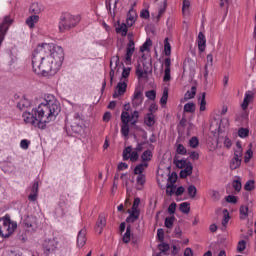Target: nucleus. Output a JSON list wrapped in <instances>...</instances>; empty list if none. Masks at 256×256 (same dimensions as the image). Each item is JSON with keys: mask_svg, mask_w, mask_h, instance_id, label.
Returning a JSON list of instances; mask_svg holds the SVG:
<instances>
[{"mask_svg": "<svg viewBox=\"0 0 256 256\" xmlns=\"http://www.w3.org/2000/svg\"><path fill=\"white\" fill-rule=\"evenodd\" d=\"M223 213H224V217L222 220V225L223 227H227V223H229V219H231V217L229 216V211H227V209H224Z\"/></svg>", "mask_w": 256, "mask_h": 256, "instance_id": "obj_48", "label": "nucleus"}, {"mask_svg": "<svg viewBox=\"0 0 256 256\" xmlns=\"http://www.w3.org/2000/svg\"><path fill=\"white\" fill-rule=\"evenodd\" d=\"M187 191L190 199H195L197 196V187H195V185H190L188 186Z\"/></svg>", "mask_w": 256, "mask_h": 256, "instance_id": "obj_34", "label": "nucleus"}, {"mask_svg": "<svg viewBox=\"0 0 256 256\" xmlns=\"http://www.w3.org/2000/svg\"><path fill=\"white\" fill-rule=\"evenodd\" d=\"M158 249L159 251H161V253H164V255H167V251H169L171 247L169 246L168 243L162 242L161 244L158 245Z\"/></svg>", "mask_w": 256, "mask_h": 256, "instance_id": "obj_42", "label": "nucleus"}, {"mask_svg": "<svg viewBox=\"0 0 256 256\" xmlns=\"http://www.w3.org/2000/svg\"><path fill=\"white\" fill-rule=\"evenodd\" d=\"M164 53L167 57L171 55V43H169V38H165L164 40Z\"/></svg>", "mask_w": 256, "mask_h": 256, "instance_id": "obj_37", "label": "nucleus"}, {"mask_svg": "<svg viewBox=\"0 0 256 256\" xmlns=\"http://www.w3.org/2000/svg\"><path fill=\"white\" fill-rule=\"evenodd\" d=\"M189 7H191V2H189V0H184L182 6L183 15H189Z\"/></svg>", "mask_w": 256, "mask_h": 256, "instance_id": "obj_43", "label": "nucleus"}, {"mask_svg": "<svg viewBox=\"0 0 256 256\" xmlns=\"http://www.w3.org/2000/svg\"><path fill=\"white\" fill-rule=\"evenodd\" d=\"M193 175V164L191 162L187 163V166L180 171V178L187 179V177Z\"/></svg>", "mask_w": 256, "mask_h": 256, "instance_id": "obj_20", "label": "nucleus"}, {"mask_svg": "<svg viewBox=\"0 0 256 256\" xmlns=\"http://www.w3.org/2000/svg\"><path fill=\"white\" fill-rule=\"evenodd\" d=\"M169 99V90L164 89L163 95L160 99V104L161 105H167V100Z\"/></svg>", "mask_w": 256, "mask_h": 256, "instance_id": "obj_45", "label": "nucleus"}, {"mask_svg": "<svg viewBox=\"0 0 256 256\" xmlns=\"http://www.w3.org/2000/svg\"><path fill=\"white\" fill-rule=\"evenodd\" d=\"M226 202L233 203L235 205V203H237V196H234V195L226 196Z\"/></svg>", "mask_w": 256, "mask_h": 256, "instance_id": "obj_64", "label": "nucleus"}, {"mask_svg": "<svg viewBox=\"0 0 256 256\" xmlns=\"http://www.w3.org/2000/svg\"><path fill=\"white\" fill-rule=\"evenodd\" d=\"M153 45L151 39H147L145 43L140 47V53H145V51H149V47Z\"/></svg>", "mask_w": 256, "mask_h": 256, "instance_id": "obj_38", "label": "nucleus"}, {"mask_svg": "<svg viewBox=\"0 0 256 256\" xmlns=\"http://www.w3.org/2000/svg\"><path fill=\"white\" fill-rule=\"evenodd\" d=\"M145 174H140L137 176L136 183L137 185H141L142 187L145 185Z\"/></svg>", "mask_w": 256, "mask_h": 256, "instance_id": "obj_59", "label": "nucleus"}, {"mask_svg": "<svg viewBox=\"0 0 256 256\" xmlns=\"http://www.w3.org/2000/svg\"><path fill=\"white\" fill-rule=\"evenodd\" d=\"M207 47V39H205V34L203 32H199L198 34V49L203 53L205 48Z\"/></svg>", "mask_w": 256, "mask_h": 256, "instance_id": "obj_21", "label": "nucleus"}, {"mask_svg": "<svg viewBox=\"0 0 256 256\" xmlns=\"http://www.w3.org/2000/svg\"><path fill=\"white\" fill-rule=\"evenodd\" d=\"M127 25L126 24H121L116 28V32L120 33V35H122V37H125V35H127Z\"/></svg>", "mask_w": 256, "mask_h": 256, "instance_id": "obj_39", "label": "nucleus"}, {"mask_svg": "<svg viewBox=\"0 0 256 256\" xmlns=\"http://www.w3.org/2000/svg\"><path fill=\"white\" fill-rule=\"evenodd\" d=\"M247 242L245 240L239 241L237 245V251L238 253H243V250L246 249Z\"/></svg>", "mask_w": 256, "mask_h": 256, "instance_id": "obj_53", "label": "nucleus"}, {"mask_svg": "<svg viewBox=\"0 0 256 256\" xmlns=\"http://www.w3.org/2000/svg\"><path fill=\"white\" fill-rule=\"evenodd\" d=\"M132 13H133V11H129V13H128V17L126 20V25L128 27H133V24L135 23V15H133Z\"/></svg>", "mask_w": 256, "mask_h": 256, "instance_id": "obj_40", "label": "nucleus"}, {"mask_svg": "<svg viewBox=\"0 0 256 256\" xmlns=\"http://www.w3.org/2000/svg\"><path fill=\"white\" fill-rule=\"evenodd\" d=\"M32 69L36 75L53 77V75H57V72L59 69H61V67L53 60H50L48 56L40 53L37 46L32 54Z\"/></svg>", "mask_w": 256, "mask_h": 256, "instance_id": "obj_2", "label": "nucleus"}, {"mask_svg": "<svg viewBox=\"0 0 256 256\" xmlns=\"http://www.w3.org/2000/svg\"><path fill=\"white\" fill-rule=\"evenodd\" d=\"M184 111L186 113H193L195 111V103L189 102L184 105Z\"/></svg>", "mask_w": 256, "mask_h": 256, "instance_id": "obj_44", "label": "nucleus"}, {"mask_svg": "<svg viewBox=\"0 0 256 256\" xmlns=\"http://www.w3.org/2000/svg\"><path fill=\"white\" fill-rule=\"evenodd\" d=\"M144 122L147 127H153L155 125V116L153 113H148L144 118Z\"/></svg>", "mask_w": 256, "mask_h": 256, "instance_id": "obj_26", "label": "nucleus"}, {"mask_svg": "<svg viewBox=\"0 0 256 256\" xmlns=\"http://www.w3.org/2000/svg\"><path fill=\"white\" fill-rule=\"evenodd\" d=\"M43 249L46 255H49V253H53L55 249H57V242L55 240H47L43 244Z\"/></svg>", "mask_w": 256, "mask_h": 256, "instance_id": "obj_17", "label": "nucleus"}, {"mask_svg": "<svg viewBox=\"0 0 256 256\" xmlns=\"http://www.w3.org/2000/svg\"><path fill=\"white\" fill-rule=\"evenodd\" d=\"M157 237H158L159 241H161V243H163V241H165V231L163 230V228H159L157 230Z\"/></svg>", "mask_w": 256, "mask_h": 256, "instance_id": "obj_57", "label": "nucleus"}, {"mask_svg": "<svg viewBox=\"0 0 256 256\" xmlns=\"http://www.w3.org/2000/svg\"><path fill=\"white\" fill-rule=\"evenodd\" d=\"M239 167H241V158L233 157L230 162V169L235 171V169H239Z\"/></svg>", "mask_w": 256, "mask_h": 256, "instance_id": "obj_30", "label": "nucleus"}, {"mask_svg": "<svg viewBox=\"0 0 256 256\" xmlns=\"http://www.w3.org/2000/svg\"><path fill=\"white\" fill-rule=\"evenodd\" d=\"M175 189H177V186L175 184L167 183L166 185V195H169L171 197L175 194Z\"/></svg>", "mask_w": 256, "mask_h": 256, "instance_id": "obj_35", "label": "nucleus"}, {"mask_svg": "<svg viewBox=\"0 0 256 256\" xmlns=\"http://www.w3.org/2000/svg\"><path fill=\"white\" fill-rule=\"evenodd\" d=\"M149 167L147 162L140 163L134 168V175H143V171Z\"/></svg>", "mask_w": 256, "mask_h": 256, "instance_id": "obj_25", "label": "nucleus"}, {"mask_svg": "<svg viewBox=\"0 0 256 256\" xmlns=\"http://www.w3.org/2000/svg\"><path fill=\"white\" fill-rule=\"evenodd\" d=\"M129 216L126 218V223H135V221H137V219H139V215H141V211H136V210H132V211H128Z\"/></svg>", "mask_w": 256, "mask_h": 256, "instance_id": "obj_22", "label": "nucleus"}, {"mask_svg": "<svg viewBox=\"0 0 256 256\" xmlns=\"http://www.w3.org/2000/svg\"><path fill=\"white\" fill-rule=\"evenodd\" d=\"M232 187L238 193L239 191H241V189L243 188V185L241 184V177L236 176V179L232 181Z\"/></svg>", "mask_w": 256, "mask_h": 256, "instance_id": "obj_27", "label": "nucleus"}, {"mask_svg": "<svg viewBox=\"0 0 256 256\" xmlns=\"http://www.w3.org/2000/svg\"><path fill=\"white\" fill-rule=\"evenodd\" d=\"M252 157H253V150L248 149V150L246 151V155H245V157H244V162L249 163V161H251V158H252Z\"/></svg>", "mask_w": 256, "mask_h": 256, "instance_id": "obj_61", "label": "nucleus"}, {"mask_svg": "<svg viewBox=\"0 0 256 256\" xmlns=\"http://www.w3.org/2000/svg\"><path fill=\"white\" fill-rule=\"evenodd\" d=\"M145 96L150 99V101H155V97H157V93L155 90H149L145 93Z\"/></svg>", "mask_w": 256, "mask_h": 256, "instance_id": "obj_55", "label": "nucleus"}, {"mask_svg": "<svg viewBox=\"0 0 256 256\" xmlns=\"http://www.w3.org/2000/svg\"><path fill=\"white\" fill-rule=\"evenodd\" d=\"M245 191H253L255 189V180H248L244 185Z\"/></svg>", "mask_w": 256, "mask_h": 256, "instance_id": "obj_46", "label": "nucleus"}, {"mask_svg": "<svg viewBox=\"0 0 256 256\" xmlns=\"http://www.w3.org/2000/svg\"><path fill=\"white\" fill-rule=\"evenodd\" d=\"M229 127V119L222 118L220 119V129H227Z\"/></svg>", "mask_w": 256, "mask_h": 256, "instance_id": "obj_58", "label": "nucleus"}, {"mask_svg": "<svg viewBox=\"0 0 256 256\" xmlns=\"http://www.w3.org/2000/svg\"><path fill=\"white\" fill-rule=\"evenodd\" d=\"M253 99V94L251 92H246L244 100L241 104L242 111L236 115V123H238L239 129H245V125L249 122V113L247 112V107Z\"/></svg>", "mask_w": 256, "mask_h": 256, "instance_id": "obj_4", "label": "nucleus"}, {"mask_svg": "<svg viewBox=\"0 0 256 256\" xmlns=\"http://www.w3.org/2000/svg\"><path fill=\"white\" fill-rule=\"evenodd\" d=\"M168 183L170 185H175V183H177V173L173 172L168 176Z\"/></svg>", "mask_w": 256, "mask_h": 256, "instance_id": "obj_56", "label": "nucleus"}, {"mask_svg": "<svg viewBox=\"0 0 256 256\" xmlns=\"http://www.w3.org/2000/svg\"><path fill=\"white\" fill-rule=\"evenodd\" d=\"M133 53H135V41L129 40L125 55L126 65H131V57H133Z\"/></svg>", "mask_w": 256, "mask_h": 256, "instance_id": "obj_13", "label": "nucleus"}, {"mask_svg": "<svg viewBox=\"0 0 256 256\" xmlns=\"http://www.w3.org/2000/svg\"><path fill=\"white\" fill-rule=\"evenodd\" d=\"M178 155H187V148L183 144H178L176 148Z\"/></svg>", "mask_w": 256, "mask_h": 256, "instance_id": "obj_51", "label": "nucleus"}, {"mask_svg": "<svg viewBox=\"0 0 256 256\" xmlns=\"http://www.w3.org/2000/svg\"><path fill=\"white\" fill-rule=\"evenodd\" d=\"M38 51L43 53L50 60L54 61V63L61 67L63 65V61L65 59V52L63 51V47L53 44V43H43L37 46Z\"/></svg>", "mask_w": 256, "mask_h": 256, "instance_id": "obj_3", "label": "nucleus"}, {"mask_svg": "<svg viewBox=\"0 0 256 256\" xmlns=\"http://www.w3.org/2000/svg\"><path fill=\"white\" fill-rule=\"evenodd\" d=\"M249 217V206L242 205L240 207V219H246Z\"/></svg>", "mask_w": 256, "mask_h": 256, "instance_id": "obj_32", "label": "nucleus"}, {"mask_svg": "<svg viewBox=\"0 0 256 256\" xmlns=\"http://www.w3.org/2000/svg\"><path fill=\"white\" fill-rule=\"evenodd\" d=\"M131 74V68H123L122 71V78L120 79V81H125L127 82V77H129V75Z\"/></svg>", "mask_w": 256, "mask_h": 256, "instance_id": "obj_52", "label": "nucleus"}, {"mask_svg": "<svg viewBox=\"0 0 256 256\" xmlns=\"http://www.w3.org/2000/svg\"><path fill=\"white\" fill-rule=\"evenodd\" d=\"M195 95H197V87L192 86L191 91H187L184 95L185 101H189V99L195 98Z\"/></svg>", "mask_w": 256, "mask_h": 256, "instance_id": "obj_29", "label": "nucleus"}, {"mask_svg": "<svg viewBox=\"0 0 256 256\" xmlns=\"http://www.w3.org/2000/svg\"><path fill=\"white\" fill-rule=\"evenodd\" d=\"M119 67V56H114L110 61V81H113V77H115V69Z\"/></svg>", "mask_w": 256, "mask_h": 256, "instance_id": "obj_19", "label": "nucleus"}, {"mask_svg": "<svg viewBox=\"0 0 256 256\" xmlns=\"http://www.w3.org/2000/svg\"><path fill=\"white\" fill-rule=\"evenodd\" d=\"M121 121L124 125L122 126V129L124 127H127L129 129V123L130 125H137V123H139V111L135 110L131 113V115L129 114V112H122Z\"/></svg>", "mask_w": 256, "mask_h": 256, "instance_id": "obj_7", "label": "nucleus"}, {"mask_svg": "<svg viewBox=\"0 0 256 256\" xmlns=\"http://www.w3.org/2000/svg\"><path fill=\"white\" fill-rule=\"evenodd\" d=\"M11 23H13V19L6 16L0 24V47L5 39V35H7V31H9V27H11Z\"/></svg>", "mask_w": 256, "mask_h": 256, "instance_id": "obj_10", "label": "nucleus"}, {"mask_svg": "<svg viewBox=\"0 0 256 256\" xmlns=\"http://www.w3.org/2000/svg\"><path fill=\"white\" fill-rule=\"evenodd\" d=\"M39 23V16L38 15H32L26 19V25L30 29H35V24Z\"/></svg>", "mask_w": 256, "mask_h": 256, "instance_id": "obj_24", "label": "nucleus"}, {"mask_svg": "<svg viewBox=\"0 0 256 256\" xmlns=\"http://www.w3.org/2000/svg\"><path fill=\"white\" fill-rule=\"evenodd\" d=\"M133 148L131 146L126 147L123 150V161H132V163H135V161L139 160V153L135 150L133 152Z\"/></svg>", "mask_w": 256, "mask_h": 256, "instance_id": "obj_11", "label": "nucleus"}, {"mask_svg": "<svg viewBox=\"0 0 256 256\" xmlns=\"http://www.w3.org/2000/svg\"><path fill=\"white\" fill-rule=\"evenodd\" d=\"M164 77L163 81L167 83V81H171V58H165L164 60Z\"/></svg>", "mask_w": 256, "mask_h": 256, "instance_id": "obj_15", "label": "nucleus"}, {"mask_svg": "<svg viewBox=\"0 0 256 256\" xmlns=\"http://www.w3.org/2000/svg\"><path fill=\"white\" fill-rule=\"evenodd\" d=\"M189 145L192 147V149H197L199 147V139L197 137H192L189 140Z\"/></svg>", "mask_w": 256, "mask_h": 256, "instance_id": "obj_50", "label": "nucleus"}, {"mask_svg": "<svg viewBox=\"0 0 256 256\" xmlns=\"http://www.w3.org/2000/svg\"><path fill=\"white\" fill-rule=\"evenodd\" d=\"M79 23V17L71 15L69 13H65L61 16L59 29L61 32L69 31V29H73Z\"/></svg>", "mask_w": 256, "mask_h": 256, "instance_id": "obj_6", "label": "nucleus"}, {"mask_svg": "<svg viewBox=\"0 0 256 256\" xmlns=\"http://www.w3.org/2000/svg\"><path fill=\"white\" fill-rule=\"evenodd\" d=\"M238 137H241V139H245L246 137H249V129H239Z\"/></svg>", "mask_w": 256, "mask_h": 256, "instance_id": "obj_54", "label": "nucleus"}, {"mask_svg": "<svg viewBox=\"0 0 256 256\" xmlns=\"http://www.w3.org/2000/svg\"><path fill=\"white\" fill-rule=\"evenodd\" d=\"M175 223V216L166 217L164 225L167 229H173V224Z\"/></svg>", "mask_w": 256, "mask_h": 256, "instance_id": "obj_33", "label": "nucleus"}, {"mask_svg": "<svg viewBox=\"0 0 256 256\" xmlns=\"http://www.w3.org/2000/svg\"><path fill=\"white\" fill-rule=\"evenodd\" d=\"M210 128L211 129H221L220 120L217 118H214L210 122Z\"/></svg>", "mask_w": 256, "mask_h": 256, "instance_id": "obj_47", "label": "nucleus"}, {"mask_svg": "<svg viewBox=\"0 0 256 256\" xmlns=\"http://www.w3.org/2000/svg\"><path fill=\"white\" fill-rule=\"evenodd\" d=\"M106 225L107 218L105 217V214H100L96 222V231H98L99 235L103 233V229H105Z\"/></svg>", "mask_w": 256, "mask_h": 256, "instance_id": "obj_16", "label": "nucleus"}, {"mask_svg": "<svg viewBox=\"0 0 256 256\" xmlns=\"http://www.w3.org/2000/svg\"><path fill=\"white\" fill-rule=\"evenodd\" d=\"M43 5L40 3L34 2L31 4L29 8V12L32 13L33 15H39L43 11Z\"/></svg>", "mask_w": 256, "mask_h": 256, "instance_id": "obj_23", "label": "nucleus"}, {"mask_svg": "<svg viewBox=\"0 0 256 256\" xmlns=\"http://www.w3.org/2000/svg\"><path fill=\"white\" fill-rule=\"evenodd\" d=\"M179 209L181 213H184L185 215H189L191 211V204L189 202H183L180 204Z\"/></svg>", "mask_w": 256, "mask_h": 256, "instance_id": "obj_28", "label": "nucleus"}, {"mask_svg": "<svg viewBox=\"0 0 256 256\" xmlns=\"http://www.w3.org/2000/svg\"><path fill=\"white\" fill-rule=\"evenodd\" d=\"M205 95H206L205 92H203L201 98H199L200 111H205V109H206L207 101L205 100Z\"/></svg>", "mask_w": 256, "mask_h": 256, "instance_id": "obj_49", "label": "nucleus"}, {"mask_svg": "<svg viewBox=\"0 0 256 256\" xmlns=\"http://www.w3.org/2000/svg\"><path fill=\"white\" fill-rule=\"evenodd\" d=\"M177 210V203L173 202L169 205L168 207V213L170 215H173L175 213V211Z\"/></svg>", "mask_w": 256, "mask_h": 256, "instance_id": "obj_63", "label": "nucleus"}, {"mask_svg": "<svg viewBox=\"0 0 256 256\" xmlns=\"http://www.w3.org/2000/svg\"><path fill=\"white\" fill-rule=\"evenodd\" d=\"M17 229V223H12L11 218H0V237H11L13 232Z\"/></svg>", "mask_w": 256, "mask_h": 256, "instance_id": "obj_5", "label": "nucleus"}, {"mask_svg": "<svg viewBox=\"0 0 256 256\" xmlns=\"http://www.w3.org/2000/svg\"><path fill=\"white\" fill-rule=\"evenodd\" d=\"M122 241L123 243H129V241H131V225H128L126 227V232L122 237Z\"/></svg>", "mask_w": 256, "mask_h": 256, "instance_id": "obj_31", "label": "nucleus"}, {"mask_svg": "<svg viewBox=\"0 0 256 256\" xmlns=\"http://www.w3.org/2000/svg\"><path fill=\"white\" fill-rule=\"evenodd\" d=\"M174 163L178 169H185L189 162H187V160H177L176 158H174Z\"/></svg>", "mask_w": 256, "mask_h": 256, "instance_id": "obj_41", "label": "nucleus"}, {"mask_svg": "<svg viewBox=\"0 0 256 256\" xmlns=\"http://www.w3.org/2000/svg\"><path fill=\"white\" fill-rule=\"evenodd\" d=\"M144 99L143 90L136 88L131 99L133 109H139L143 105Z\"/></svg>", "mask_w": 256, "mask_h": 256, "instance_id": "obj_9", "label": "nucleus"}, {"mask_svg": "<svg viewBox=\"0 0 256 256\" xmlns=\"http://www.w3.org/2000/svg\"><path fill=\"white\" fill-rule=\"evenodd\" d=\"M69 211V204H67V196L61 195L58 203V207L55 209V216L58 218H63L67 215Z\"/></svg>", "mask_w": 256, "mask_h": 256, "instance_id": "obj_8", "label": "nucleus"}, {"mask_svg": "<svg viewBox=\"0 0 256 256\" xmlns=\"http://www.w3.org/2000/svg\"><path fill=\"white\" fill-rule=\"evenodd\" d=\"M87 243V230L81 229L78 232L77 236V246L78 247H85V244Z\"/></svg>", "mask_w": 256, "mask_h": 256, "instance_id": "obj_18", "label": "nucleus"}, {"mask_svg": "<svg viewBox=\"0 0 256 256\" xmlns=\"http://www.w3.org/2000/svg\"><path fill=\"white\" fill-rule=\"evenodd\" d=\"M29 145H31V141L27 140V139H24V140H21L20 142V147L21 149H29Z\"/></svg>", "mask_w": 256, "mask_h": 256, "instance_id": "obj_62", "label": "nucleus"}, {"mask_svg": "<svg viewBox=\"0 0 256 256\" xmlns=\"http://www.w3.org/2000/svg\"><path fill=\"white\" fill-rule=\"evenodd\" d=\"M61 113V105L53 94H47L44 96L43 101L39 106L32 110V112H24L22 117L26 123L39 129H43L44 123H51L57 119V115Z\"/></svg>", "mask_w": 256, "mask_h": 256, "instance_id": "obj_1", "label": "nucleus"}, {"mask_svg": "<svg viewBox=\"0 0 256 256\" xmlns=\"http://www.w3.org/2000/svg\"><path fill=\"white\" fill-rule=\"evenodd\" d=\"M141 203V199L140 198H135L133 205H132V211H140L139 210V205Z\"/></svg>", "mask_w": 256, "mask_h": 256, "instance_id": "obj_60", "label": "nucleus"}, {"mask_svg": "<svg viewBox=\"0 0 256 256\" xmlns=\"http://www.w3.org/2000/svg\"><path fill=\"white\" fill-rule=\"evenodd\" d=\"M127 91V80H120V82L116 86V91L113 94L114 99L120 97V95H125Z\"/></svg>", "mask_w": 256, "mask_h": 256, "instance_id": "obj_14", "label": "nucleus"}, {"mask_svg": "<svg viewBox=\"0 0 256 256\" xmlns=\"http://www.w3.org/2000/svg\"><path fill=\"white\" fill-rule=\"evenodd\" d=\"M66 127L71 129H77V127H80V129H83V119L79 116H74L70 119L66 118Z\"/></svg>", "mask_w": 256, "mask_h": 256, "instance_id": "obj_12", "label": "nucleus"}, {"mask_svg": "<svg viewBox=\"0 0 256 256\" xmlns=\"http://www.w3.org/2000/svg\"><path fill=\"white\" fill-rule=\"evenodd\" d=\"M141 159L142 161H151V159H153V152H151V150H146L142 153L141 155Z\"/></svg>", "mask_w": 256, "mask_h": 256, "instance_id": "obj_36", "label": "nucleus"}]
</instances>
